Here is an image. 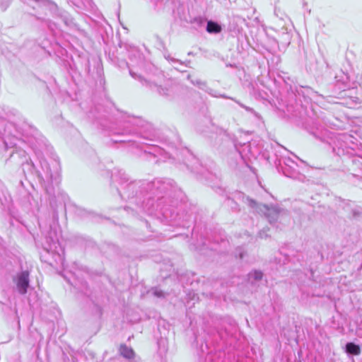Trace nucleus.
I'll use <instances>...</instances> for the list:
<instances>
[{
    "label": "nucleus",
    "mask_w": 362,
    "mask_h": 362,
    "mask_svg": "<svg viewBox=\"0 0 362 362\" xmlns=\"http://www.w3.org/2000/svg\"><path fill=\"white\" fill-rule=\"evenodd\" d=\"M112 182L115 185L117 189L122 188L129 180L130 178L124 170L119 168H114L111 175Z\"/></svg>",
    "instance_id": "10"
},
{
    "label": "nucleus",
    "mask_w": 362,
    "mask_h": 362,
    "mask_svg": "<svg viewBox=\"0 0 362 362\" xmlns=\"http://www.w3.org/2000/svg\"><path fill=\"white\" fill-rule=\"evenodd\" d=\"M12 281L19 294H26L30 287V271L28 269H22L18 272L13 276Z\"/></svg>",
    "instance_id": "8"
},
{
    "label": "nucleus",
    "mask_w": 362,
    "mask_h": 362,
    "mask_svg": "<svg viewBox=\"0 0 362 362\" xmlns=\"http://www.w3.org/2000/svg\"><path fill=\"white\" fill-rule=\"evenodd\" d=\"M164 342V340L163 339H160L159 341H158V344L159 346L160 345L161 343H163Z\"/></svg>",
    "instance_id": "32"
},
{
    "label": "nucleus",
    "mask_w": 362,
    "mask_h": 362,
    "mask_svg": "<svg viewBox=\"0 0 362 362\" xmlns=\"http://www.w3.org/2000/svg\"><path fill=\"white\" fill-rule=\"evenodd\" d=\"M313 98H315V97H321L323 98L322 95H319L317 92L313 91Z\"/></svg>",
    "instance_id": "27"
},
{
    "label": "nucleus",
    "mask_w": 362,
    "mask_h": 362,
    "mask_svg": "<svg viewBox=\"0 0 362 362\" xmlns=\"http://www.w3.org/2000/svg\"><path fill=\"white\" fill-rule=\"evenodd\" d=\"M43 247L46 251L57 255L61 261L63 260L61 253L64 254V250L59 244V235L56 226H50L49 230L45 235V243Z\"/></svg>",
    "instance_id": "6"
},
{
    "label": "nucleus",
    "mask_w": 362,
    "mask_h": 362,
    "mask_svg": "<svg viewBox=\"0 0 362 362\" xmlns=\"http://www.w3.org/2000/svg\"><path fill=\"white\" fill-rule=\"evenodd\" d=\"M74 286L76 287L84 295H89L88 284L86 281L78 280V282L75 283Z\"/></svg>",
    "instance_id": "19"
},
{
    "label": "nucleus",
    "mask_w": 362,
    "mask_h": 362,
    "mask_svg": "<svg viewBox=\"0 0 362 362\" xmlns=\"http://www.w3.org/2000/svg\"><path fill=\"white\" fill-rule=\"evenodd\" d=\"M57 16L62 19L64 25L68 27L71 30L76 31L80 34H83L84 31L81 29L78 24L75 20L65 11H59L57 13Z\"/></svg>",
    "instance_id": "11"
},
{
    "label": "nucleus",
    "mask_w": 362,
    "mask_h": 362,
    "mask_svg": "<svg viewBox=\"0 0 362 362\" xmlns=\"http://www.w3.org/2000/svg\"><path fill=\"white\" fill-rule=\"evenodd\" d=\"M358 211H356V210H353V215H354V216H356V215H358Z\"/></svg>",
    "instance_id": "31"
},
{
    "label": "nucleus",
    "mask_w": 362,
    "mask_h": 362,
    "mask_svg": "<svg viewBox=\"0 0 362 362\" xmlns=\"http://www.w3.org/2000/svg\"><path fill=\"white\" fill-rule=\"evenodd\" d=\"M352 162L354 163L356 162V159H355V158H354V159L352 160Z\"/></svg>",
    "instance_id": "34"
},
{
    "label": "nucleus",
    "mask_w": 362,
    "mask_h": 362,
    "mask_svg": "<svg viewBox=\"0 0 362 362\" xmlns=\"http://www.w3.org/2000/svg\"><path fill=\"white\" fill-rule=\"evenodd\" d=\"M119 351L120 354L125 358L132 359L134 357V350L125 344H122Z\"/></svg>",
    "instance_id": "18"
},
{
    "label": "nucleus",
    "mask_w": 362,
    "mask_h": 362,
    "mask_svg": "<svg viewBox=\"0 0 362 362\" xmlns=\"http://www.w3.org/2000/svg\"><path fill=\"white\" fill-rule=\"evenodd\" d=\"M235 255L239 257L240 259H243L244 257V250L243 247H238L236 250Z\"/></svg>",
    "instance_id": "25"
},
{
    "label": "nucleus",
    "mask_w": 362,
    "mask_h": 362,
    "mask_svg": "<svg viewBox=\"0 0 362 362\" xmlns=\"http://www.w3.org/2000/svg\"><path fill=\"white\" fill-rule=\"evenodd\" d=\"M153 294L155 296L158 297V298L164 297L163 291L161 290H158L157 288L154 290Z\"/></svg>",
    "instance_id": "26"
},
{
    "label": "nucleus",
    "mask_w": 362,
    "mask_h": 362,
    "mask_svg": "<svg viewBox=\"0 0 362 362\" xmlns=\"http://www.w3.org/2000/svg\"><path fill=\"white\" fill-rule=\"evenodd\" d=\"M247 204L257 212H262L267 217L271 224H274L278 221H281L283 214L276 208H269L266 204H259L255 200L246 197Z\"/></svg>",
    "instance_id": "7"
},
{
    "label": "nucleus",
    "mask_w": 362,
    "mask_h": 362,
    "mask_svg": "<svg viewBox=\"0 0 362 362\" xmlns=\"http://www.w3.org/2000/svg\"><path fill=\"white\" fill-rule=\"evenodd\" d=\"M262 273L260 271H254L248 274L249 280H251L252 279L259 281L261 280L262 278Z\"/></svg>",
    "instance_id": "20"
},
{
    "label": "nucleus",
    "mask_w": 362,
    "mask_h": 362,
    "mask_svg": "<svg viewBox=\"0 0 362 362\" xmlns=\"http://www.w3.org/2000/svg\"><path fill=\"white\" fill-rule=\"evenodd\" d=\"M187 78L190 81V82L194 85L197 86L199 89L204 90L208 94L211 95L215 98H222L226 99H230L235 101L237 104H238L241 107L244 108L246 111L253 114L255 117H259L258 114L251 107L246 106L241 103L240 101L235 100L233 98L228 97L224 94H220L218 91L208 87L206 81H202L199 78H193L190 75L187 76Z\"/></svg>",
    "instance_id": "5"
},
{
    "label": "nucleus",
    "mask_w": 362,
    "mask_h": 362,
    "mask_svg": "<svg viewBox=\"0 0 362 362\" xmlns=\"http://www.w3.org/2000/svg\"><path fill=\"white\" fill-rule=\"evenodd\" d=\"M327 130L320 125L318 122H313V127H311L310 134L321 141H325V136L327 134Z\"/></svg>",
    "instance_id": "15"
},
{
    "label": "nucleus",
    "mask_w": 362,
    "mask_h": 362,
    "mask_svg": "<svg viewBox=\"0 0 362 362\" xmlns=\"http://www.w3.org/2000/svg\"><path fill=\"white\" fill-rule=\"evenodd\" d=\"M235 147L243 160L249 158L250 156H255L250 142L244 143L243 144H235Z\"/></svg>",
    "instance_id": "13"
},
{
    "label": "nucleus",
    "mask_w": 362,
    "mask_h": 362,
    "mask_svg": "<svg viewBox=\"0 0 362 362\" xmlns=\"http://www.w3.org/2000/svg\"><path fill=\"white\" fill-rule=\"evenodd\" d=\"M259 237H260L261 238H263L267 237V235L264 233V232L263 230H262V231H260V232H259Z\"/></svg>",
    "instance_id": "29"
},
{
    "label": "nucleus",
    "mask_w": 362,
    "mask_h": 362,
    "mask_svg": "<svg viewBox=\"0 0 362 362\" xmlns=\"http://www.w3.org/2000/svg\"><path fill=\"white\" fill-rule=\"evenodd\" d=\"M129 207H124L125 210H127Z\"/></svg>",
    "instance_id": "37"
},
{
    "label": "nucleus",
    "mask_w": 362,
    "mask_h": 362,
    "mask_svg": "<svg viewBox=\"0 0 362 362\" xmlns=\"http://www.w3.org/2000/svg\"><path fill=\"white\" fill-rule=\"evenodd\" d=\"M191 218V216H189L187 218V221H189V218Z\"/></svg>",
    "instance_id": "36"
},
{
    "label": "nucleus",
    "mask_w": 362,
    "mask_h": 362,
    "mask_svg": "<svg viewBox=\"0 0 362 362\" xmlns=\"http://www.w3.org/2000/svg\"><path fill=\"white\" fill-rule=\"evenodd\" d=\"M124 127L115 130L113 134L131 138L115 140V142L132 143L137 148L143 149L144 153L153 155L154 157L160 156L164 159L170 158V153L164 148L148 143V141L156 140V132L151 124L146 122L141 117L129 115L124 119Z\"/></svg>",
    "instance_id": "3"
},
{
    "label": "nucleus",
    "mask_w": 362,
    "mask_h": 362,
    "mask_svg": "<svg viewBox=\"0 0 362 362\" xmlns=\"http://www.w3.org/2000/svg\"><path fill=\"white\" fill-rule=\"evenodd\" d=\"M345 351L348 355L357 356L361 353V347L354 342H347L345 345Z\"/></svg>",
    "instance_id": "16"
},
{
    "label": "nucleus",
    "mask_w": 362,
    "mask_h": 362,
    "mask_svg": "<svg viewBox=\"0 0 362 362\" xmlns=\"http://www.w3.org/2000/svg\"><path fill=\"white\" fill-rule=\"evenodd\" d=\"M57 16L62 19L64 25L68 27L71 30L76 31L80 34H83L84 31L81 29L78 24L75 20L65 11H59L57 13Z\"/></svg>",
    "instance_id": "12"
},
{
    "label": "nucleus",
    "mask_w": 362,
    "mask_h": 362,
    "mask_svg": "<svg viewBox=\"0 0 362 362\" xmlns=\"http://www.w3.org/2000/svg\"><path fill=\"white\" fill-rule=\"evenodd\" d=\"M226 204L227 206H230L232 210H233V211H239V208H238V204L233 199L228 198L226 199Z\"/></svg>",
    "instance_id": "21"
},
{
    "label": "nucleus",
    "mask_w": 362,
    "mask_h": 362,
    "mask_svg": "<svg viewBox=\"0 0 362 362\" xmlns=\"http://www.w3.org/2000/svg\"><path fill=\"white\" fill-rule=\"evenodd\" d=\"M117 192L123 199H134L133 202L151 216L161 222L184 228L189 227L176 211L177 199L173 198L177 193L173 182L170 179H155L153 181L129 180Z\"/></svg>",
    "instance_id": "1"
},
{
    "label": "nucleus",
    "mask_w": 362,
    "mask_h": 362,
    "mask_svg": "<svg viewBox=\"0 0 362 362\" xmlns=\"http://www.w3.org/2000/svg\"><path fill=\"white\" fill-rule=\"evenodd\" d=\"M25 142L23 139L8 136L4 139L5 148H14L10 154V157L6 162L11 160L16 164H21L25 177L37 179L40 182H50L57 179L60 169L58 159H52L48 163L43 158H39L35 163L27 156L25 150L20 145Z\"/></svg>",
    "instance_id": "2"
},
{
    "label": "nucleus",
    "mask_w": 362,
    "mask_h": 362,
    "mask_svg": "<svg viewBox=\"0 0 362 362\" xmlns=\"http://www.w3.org/2000/svg\"><path fill=\"white\" fill-rule=\"evenodd\" d=\"M182 154L185 156L183 160L187 168L196 174H202L201 168L202 166L198 160L188 149L183 150Z\"/></svg>",
    "instance_id": "9"
},
{
    "label": "nucleus",
    "mask_w": 362,
    "mask_h": 362,
    "mask_svg": "<svg viewBox=\"0 0 362 362\" xmlns=\"http://www.w3.org/2000/svg\"><path fill=\"white\" fill-rule=\"evenodd\" d=\"M158 91L160 94H163V95L167 94V93L163 88L159 89Z\"/></svg>",
    "instance_id": "30"
},
{
    "label": "nucleus",
    "mask_w": 362,
    "mask_h": 362,
    "mask_svg": "<svg viewBox=\"0 0 362 362\" xmlns=\"http://www.w3.org/2000/svg\"><path fill=\"white\" fill-rule=\"evenodd\" d=\"M10 0H0V10L4 11L10 5Z\"/></svg>",
    "instance_id": "23"
},
{
    "label": "nucleus",
    "mask_w": 362,
    "mask_h": 362,
    "mask_svg": "<svg viewBox=\"0 0 362 362\" xmlns=\"http://www.w3.org/2000/svg\"><path fill=\"white\" fill-rule=\"evenodd\" d=\"M356 139L348 134H337L332 138V142L329 143L332 146L333 152L339 156H348L359 157V148Z\"/></svg>",
    "instance_id": "4"
},
{
    "label": "nucleus",
    "mask_w": 362,
    "mask_h": 362,
    "mask_svg": "<svg viewBox=\"0 0 362 362\" xmlns=\"http://www.w3.org/2000/svg\"><path fill=\"white\" fill-rule=\"evenodd\" d=\"M164 57L169 62H177V63H180V64H182V62L180 61V60H178V59H176L173 57H171L170 55L169 54H166L165 53L164 54Z\"/></svg>",
    "instance_id": "24"
},
{
    "label": "nucleus",
    "mask_w": 362,
    "mask_h": 362,
    "mask_svg": "<svg viewBox=\"0 0 362 362\" xmlns=\"http://www.w3.org/2000/svg\"><path fill=\"white\" fill-rule=\"evenodd\" d=\"M46 190H47V193L51 194V192L49 191L48 189H47Z\"/></svg>",
    "instance_id": "35"
},
{
    "label": "nucleus",
    "mask_w": 362,
    "mask_h": 362,
    "mask_svg": "<svg viewBox=\"0 0 362 362\" xmlns=\"http://www.w3.org/2000/svg\"><path fill=\"white\" fill-rule=\"evenodd\" d=\"M238 195L239 197H243V194L241 193H238Z\"/></svg>",
    "instance_id": "33"
},
{
    "label": "nucleus",
    "mask_w": 362,
    "mask_h": 362,
    "mask_svg": "<svg viewBox=\"0 0 362 362\" xmlns=\"http://www.w3.org/2000/svg\"><path fill=\"white\" fill-rule=\"evenodd\" d=\"M129 74L131 75V76L132 78H134L136 80L139 81L141 83H143L144 81H146L141 75L135 73L131 68H129Z\"/></svg>",
    "instance_id": "22"
},
{
    "label": "nucleus",
    "mask_w": 362,
    "mask_h": 362,
    "mask_svg": "<svg viewBox=\"0 0 362 362\" xmlns=\"http://www.w3.org/2000/svg\"><path fill=\"white\" fill-rule=\"evenodd\" d=\"M284 163L285 167H282L283 173L287 177H295L296 175L295 167L297 164L290 158H285Z\"/></svg>",
    "instance_id": "14"
},
{
    "label": "nucleus",
    "mask_w": 362,
    "mask_h": 362,
    "mask_svg": "<svg viewBox=\"0 0 362 362\" xmlns=\"http://www.w3.org/2000/svg\"><path fill=\"white\" fill-rule=\"evenodd\" d=\"M206 30L211 34H218L221 32L222 28L217 22L210 20L207 21Z\"/></svg>",
    "instance_id": "17"
},
{
    "label": "nucleus",
    "mask_w": 362,
    "mask_h": 362,
    "mask_svg": "<svg viewBox=\"0 0 362 362\" xmlns=\"http://www.w3.org/2000/svg\"><path fill=\"white\" fill-rule=\"evenodd\" d=\"M167 146H168V148H172V149H173V148H175V146H174V144H173V143H171V142H169V143L167 144Z\"/></svg>",
    "instance_id": "28"
}]
</instances>
